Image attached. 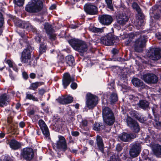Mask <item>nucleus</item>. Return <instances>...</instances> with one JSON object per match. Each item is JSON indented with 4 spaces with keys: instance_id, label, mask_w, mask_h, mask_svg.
<instances>
[{
    "instance_id": "61",
    "label": "nucleus",
    "mask_w": 161,
    "mask_h": 161,
    "mask_svg": "<svg viewBox=\"0 0 161 161\" xmlns=\"http://www.w3.org/2000/svg\"><path fill=\"white\" fill-rule=\"evenodd\" d=\"M56 6L55 4H53L51 5V6L50 7V9L51 10H53L54 9L56 8Z\"/></svg>"
},
{
    "instance_id": "30",
    "label": "nucleus",
    "mask_w": 161,
    "mask_h": 161,
    "mask_svg": "<svg viewBox=\"0 0 161 161\" xmlns=\"http://www.w3.org/2000/svg\"><path fill=\"white\" fill-rule=\"evenodd\" d=\"M103 28H97L95 27H91L89 28L90 31L96 33H101L103 32Z\"/></svg>"
},
{
    "instance_id": "25",
    "label": "nucleus",
    "mask_w": 161,
    "mask_h": 161,
    "mask_svg": "<svg viewBox=\"0 0 161 161\" xmlns=\"http://www.w3.org/2000/svg\"><path fill=\"white\" fill-rule=\"evenodd\" d=\"M32 49L31 46H28L26 49H24L22 53L21 56H31V52Z\"/></svg>"
},
{
    "instance_id": "4",
    "label": "nucleus",
    "mask_w": 161,
    "mask_h": 161,
    "mask_svg": "<svg viewBox=\"0 0 161 161\" xmlns=\"http://www.w3.org/2000/svg\"><path fill=\"white\" fill-rule=\"evenodd\" d=\"M103 117L104 122L109 125H112L115 120L114 114L112 110L108 107L103 109Z\"/></svg>"
},
{
    "instance_id": "26",
    "label": "nucleus",
    "mask_w": 161,
    "mask_h": 161,
    "mask_svg": "<svg viewBox=\"0 0 161 161\" xmlns=\"http://www.w3.org/2000/svg\"><path fill=\"white\" fill-rule=\"evenodd\" d=\"M132 82L133 85L137 87H144L143 83L139 79L134 78L132 80Z\"/></svg>"
},
{
    "instance_id": "56",
    "label": "nucleus",
    "mask_w": 161,
    "mask_h": 161,
    "mask_svg": "<svg viewBox=\"0 0 161 161\" xmlns=\"http://www.w3.org/2000/svg\"><path fill=\"white\" fill-rule=\"evenodd\" d=\"M35 39L36 42H40L41 41V37L40 36H37L35 38Z\"/></svg>"
},
{
    "instance_id": "32",
    "label": "nucleus",
    "mask_w": 161,
    "mask_h": 161,
    "mask_svg": "<svg viewBox=\"0 0 161 161\" xmlns=\"http://www.w3.org/2000/svg\"><path fill=\"white\" fill-rule=\"evenodd\" d=\"M26 96L25 98L27 99L30 100H32L34 101H38V99L37 97H36L34 96L32 94L29 93L28 92L26 93Z\"/></svg>"
},
{
    "instance_id": "20",
    "label": "nucleus",
    "mask_w": 161,
    "mask_h": 161,
    "mask_svg": "<svg viewBox=\"0 0 161 161\" xmlns=\"http://www.w3.org/2000/svg\"><path fill=\"white\" fill-rule=\"evenodd\" d=\"M10 147L14 150H17L20 148L21 144L16 140L13 139L9 142Z\"/></svg>"
},
{
    "instance_id": "29",
    "label": "nucleus",
    "mask_w": 161,
    "mask_h": 161,
    "mask_svg": "<svg viewBox=\"0 0 161 161\" xmlns=\"http://www.w3.org/2000/svg\"><path fill=\"white\" fill-rule=\"evenodd\" d=\"M109 100L111 103H114L118 100V97L116 93H113L111 94L109 97Z\"/></svg>"
},
{
    "instance_id": "34",
    "label": "nucleus",
    "mask_w": 161,
    "mask_h": 161,
    "mask_svg": "<svg viewBox=\"0 0 161 161\" xmlns=\"http://www.w3.org/2000/svg\"><path fill=\"white\" fill-rule=\"evenodd\" d=\"M45 29L47 34L52 31V26L48 23H46L44 25Z\"/></svg>"
},
{
    "instance_id": "52",
    "label": "nucleus",
    "mask_w": 161,
    "mask_h": 161,
    "mask_svg": "<svg viewBox=\"0 0 161 161\" xmlns=\"http://www.w3.org/2000/svg\"><path fill=\"white\" fill-rule=\"evenodd\" d=\"M122 147L121 146L120 144H118L116 146V149L119 152L122 150Z\"/></svg>"
},
{
    "instance_id": "40",
    "label": "nucleus",
    "mask_w": 161,
    "mask_h": 161,
    "mask_svg": "<svg viewBox=\"0 0 161 161\" xmlns=\"http://www.w3.org/2000/svg\"><path fill=\"white\" fill-rule=\"evenodd\" d=\"M47 34L49 36L50 39L52 41L56 39V35L52 31L49 32Z\"/></svg>"
},
{
    "instance_id": "28",
    "label": "nucleus",
    "mask_w": 161,
    "mask_h": 161,
    "mask_svg": "<svg viewBox=\"0 0 161 161\" xmlns=\"http://www.w3.org/2000/svg\"><path fill=\"white\" fill-rule=\"evenodd\" d=\"M43 84V82H36L31 84L29 89L33 90H35L37 88Z\"/></svg>"
},
{
    "instance_id": "47",
    "label": "nucleus",
    "mask_w": 161,
    "mask_h": 161,
    "mask_svg": "<svg viewBox=\"0 0 161 161\" xmlns=\"http://www.w3.org/2000/svg\"><path fill=\"white\" fill-rule=\"evenodd\" d=\"M3 18L2 14L0 12V28L3 25Z\"/></svg>"
},
{
    "instance_id": "57",
    "label": "nucleus",
    "mask_w": 161,
    "mask_h": 161,
    "mask_svg": "<svg viewBox=\"0 0 161 161\" xmlns=\"http://www.w3.org/2000/svg\"><path fill=\"white\" fill-rule=\"evenodd\" d=\"M19 126L21 128H23L25 126V123L23 122H21L19 123Z\"/></svg>"
},
{
    "instance_id": "23",
    "label": "nucleus",
    "mask_w": 161,
    "mask_h": 161,
    "mask_svg": "<svg viewBox=\"0 0 161 161\" xmlns=\"http://www.w3.org/2000/svg\"><path fill=\"white\" fill-rule=\"evenodd\" d=\"M9 99L6 94L2 95L0 97V106L3 107L8 103Z\"/></svg>"
},
{
    "instance_id": "21",
    "label": "nucleus",
    "mask_w": 161,
    "mask_h": 161,
    "mask_svg": "<svg viewBox=\"0 0 161 161\" xmlns=\"http://www.w3.org/2000/svg\"><path fill=\"white\" fill-rule=\"evenodd\" d=\"M97 144L100 151L103 152L104 148V145L103 139L101 137L97 135L96 137Z\"/></svg>"
},
{
    "instance_id": "54",
    "label": "nucleus",
    "mask_w": 161,
    "mask_h": 161,
    "mask_svg": "<svg viewBox=\"0 0 161 161\" xmlns=\"http://www.w3.org/2000/svg\"><path fill=\"white\" fill-rule=\"evenodd\" d=\"M7 63L8 64L9 66V67H13V63L12 61L9 60H8L7 61Z\"/></svg>"
},
{
    "instance_id": "15",
    "label": "nucleus",
    "mask_w": 161,
    "mask_h": 161,
    "mask_svg": "<svg viewBox=\"0 0 161 161\" xmlns=\"http://www.w3.org/2000/svg\"><path fill=\"white\" fill-rule=\"evenodd\" d=\"M100 22L103 25H108L110 24L113 21L112 17L108 15H103L99 17Z\"/></svg>"
},
{
    "instance_id": "31",
    "label": "nucleus",
    "mask_w": 161,
    "mask_h": 161,
    "mask_svg": "<svg viewBox=\"0 0 161 161\" xmlns=\"http://www.w3.org/2000/svg\"><path fill=\"white\" fill-rule=\"evenodd\" d=\"M31 59V56H21V62L22 63L27 64Z\"/></svg>"
},
{
    "instance_id": "45",
    "label": "nucleus",
    "mask_w": 161,
    "mask_h": 161,
    "mask_svg": "<svg viewBox=\"0 0 161 161\" xmlns=\"http://www.w3.org/2000/svg\"><path fill=\"white\" fill-rule=\"evenodd\" d=\"M93 129L96 130H98L100 129V125L99 123H95L94 125Z\"/></svg>"
},
{
    "instance_id": "5",
    "label": "nucleus",
    "mask_w": 161,
    "mask_h": 161,
    "mask_svg": "<svg viewBox=\"0 0 161 161\" xmlns=\"http://www.w3.org/2000/svg\"><path fill=\"white\" fill-rule=\"evenodd\" d=\"M119 41L118 37H114L112 34L108 33L107 35L102 37L101 38V42L107 46L113 45L115 42H118Z\"/></svg>"
},
{
    "instance_id": "9",
    "label": "nucleus",
    "mask_w": 161,
    "mask_h": 161,
    "mask_svg": "<svg viewBox=\"0 0 161 161\" xmlns=\"http://www.w3.org/2000/svg\"><path fill=\"white\" fill-rule=\"evenodd\" d=\"M141 78L148 83H155L158 80L157 76L153 74L147 73L141 76Z\"/></svg>"
},
{
    "instance_id": "13",
    "label": "nucleus",
    "mask_w": 161,
    "mask_h": 161,
    "mask_svg": "<svg viewBox=\"0 0 161 161\" xmlns=\"http://www.w3.org/2000/svg\"><path fill=\"white\" fill-rule=\"evenodd\" d=\"M136 135L135 134H128L125 132H123L118 136V140L125 142L130 141L132 139L135 138Z\"/></svg>"
},
{
    "instance_id": "22",
    "label": "nucleus",
    "mask_w": 161,
    "mask_h": 161,
    "mask_svg": "<svg viewBox=\"0 0 161 161\" xmlns=\"http://www.w3.org/2000/svg\"><path fill=\"white\" fill-rule=\"evenodd\" d=\"M137 105L144 110H148L149 108V103L145 100H141L137 103Z\"/></svg>"
},
{
    "instance_id": "8",
    "label": "nucleus",
    "mask_w": 161,
    "mask_h": 161,
    "mask_svg": "<svg viewBox=\"0 0 161 161\" xmlns=\"http://www.w3.org/2000/svg\"><path fill=\"white\" fill-rule=\"evenodd\" d=\"M126 122L127 125L133 132L138 133L139 131L140 128L137 123L130 117L129 116L127 117Z\"/></svg>"
},
{
    "instance_id": "41",
    "label": "nucleus",
    "mask_w": 161,
    "mask_h": 161,
    "mask_svg": "<svg viewBox=\"0 0 161 161\" xmlns=\"http://www.w3.org/2000/svg\"><path fill=\"white\" fill-rule=\"evenodd\" d=\"M110 161H120V159L118 156L113 155L110 157Z\"/></svg>"
},
{
    "instance_id": "37",
    "label": "nucleus",
    "mask_w": 161,
    "mask_h": 161,
    "mask_svg": "<svg viewBox=\"0 0 161 161\" xmlns=\"http://www.w3.org/2000/svg\"><path fill=\"white\" fill-rule=\"evenodd\" d=\"M57 101L59 103L64 104H65L64 97L62 96L61 97H59L57 99H56Z\"/></svg>"
},
{
    "instance_id": "10",
    "label": "nucleus",
    "mask_w": 161,
    "mask_h": 161,
    "mask_svg": "<svg viewBox=\"0 0 161 161\" xmlns=\"http://www.w3.org/2000/svg\"><path fill=\"white\" fill-rule=\"evenodd\" d=\"M147 55L152 60H157L161 58V53L159 49L153 48L147 53Z\"/></svg>"
},
{
    "instance_id": "51",
    "label": "nucleus",
    "mask_w": 161,
    "mask_h": 161,
    "mask_svg": "<svg viewBox=\"0 0 161 161\" xmlns=\"http://www.w3.org/2000/svg\"><path fill=\"white\" fill-rule=\"evenodd\" d=\"M71 134L74 136H77L79 135V132L78 131H72L71 132Z\"/></svg>"
},
{
    "instance_id": "59",
    "label": "nucleus",
    "mask_w": 161,
    "mask_h": 161,
    "mask_svg": "<svg viewBox=\"0 0 161 161\" xmlns=\"http://www.w3.org/2000/svg\"><path fill=\"white\" fill-rule=\"evenodd\" d=\"M45 92V90L43 89H41L39 90V93L41 95H43Z\"/></svg>"
},
{
    "instance_id": "62",
    "label": "nucleus",
    "mask_w": 161,
    "mask_h": 161,
    "mask_svg": "<svg viewBox=\"0 0 161 161\" xmlns=\"http://www.w3.org/2000/svg\"><path fill=\"white\" fill-rule=\"evenodd\" d=\"M21 106V105L19 103H17L16 106V108L17 109L19 108Z\"/></svg>"
},
{
    "instance_id": "36",
    "label": "nucleus",
    "mask_w": 161,
    "mask_h": 161,
    "mask_svg": "<svg viewBox=\"0 0 161 161\" xmlns=\"http://www.w3.org/2000/svg\"><path fill=\"white\" fill-rule=\"evenodd\" d=\"M25 0H14L15 4L19 6H21L23 5Z\"/></svg>"
},
{
    "instance_id": "24",
    "label": "nucleus",
    "mask_w": 161,
    "mask_h": 161,
    "mask_svg": "<svg viewBox=\"0 0 161 161\" xmlns=\"http://www.w3.org/2000/svg\"><path fill=\"white\" fill-rule=\"evenodd\" d=\"M153 150L156 155L159 156L161 155V146L159 145L156 144L153 146Z\"/></svg>"
},
{
    "instance_id": "11",
    "label": "nucleus",
    "mask_w": 161,
    "mask_h": 161,
    "mask_svg": "<svg viewBox=\"0 0 161 161\" xmlns=\"http://www.w3.org/2000/svg\"><path fill=\"white\" fill-rule=\"evenodd\" d=\"M141 150L140 144L136 143L132 144V147L130 150V154L131 157L134 158L137 156Z\"/></svg>"
},
{
    "instance_id": "2",
    "label": "nucleus",
    "mask_w": 161,
    "mask_h": 161,
    "mask_svg": "<svg viewBox=\"0 0 161 161\" xmlns=\"http://www.w3.org/2000/svg\"><path fill=\"white\" fill-rule=\"evenodd\" d=\"M69 43L75 50L80 52L84 53L87 50V46L86 43L77 39H72L69 41Z\"/></svg>"
},
{
    "instance_id": "63",
    "label": "nucleus",
    "mask_w": 161,
    "mask_h": 161,
    "mask_svg": "<svg viewBox=\"0 0 161 161\" xmlns=\"http://www.w3.org/2000/svg\"><path fill=\"white\" fill-rule=\"evenodd\" d=\"M138 120L141 123H143L144 121V120L143 119H142L141 117H140L139 119Z\"/></svg>"
},
{
    "instance_id": "3",
    "label": "nucleus",
    "mask_w": 161,
    "mask_h": 161,
    "mask_svg": "<svg viewBox=\"0 0 161 161\" xmlns=\"http://www.w3.org/2000/svg\"><path fill=\"white\" fill-rule=\"evenodd\" d=\"M133 37L136 39L134 44L135 50L138 52H141L143 48L145 47L146 42L144 36L137 33L133 35Z\"/></svg>"
},
{
    "instance_id": "7",
    "label": "nucleus",
    "mask_w": 161,
    "mask_h": 161,
    "mask_svg": "<svg viewBox=\"0 0 161 161\" xmlns=\"http://www.w3.org/2000/svg\"><path fill=\"white\" fill-rule=\"evenodd\" d=\"M86 105L89 109L94 108L97 104L98 97L96 96L91 93H88L86 95Z\"/></svg>"
},
{
    "instance_id": "39",
    "label": "nucleus",
    "mask_w": 161,
    "mask_h": 161,
    "mask_svg": "<svg viewBox=\"0 0 161 161\" xmlns=\"http://www.w3.org/2000/svg\"><path fill=\"white\" fill-rule=\"evenodd\" d=\"M107 5L108 7L111 10L113 9V7L112 3V0H105Z\"/></svg>"
},
{
    "instance_id": "17",
    "label": "nucleus",
    "mask_w": 161,
    "mask_h": 161,
    "mask_svg": "<svg viewBox=\"0 0 161 161\" xmlns=\"http://www.w3.org/2000/svg\"><path fill=\"white\" fill-rule=\"evenodd\" d=\"M38 124L44 135L48 137L49 135V130L44 121L42 119L39 120Z\"/></svg>"
},
{
    "instance_id": "49",
    "label": "nucleus",
    "mask_w": 161,
    "mask_h": 161,
    "mask_svg": "<svg viewBox=\"0 0 161 161\" xmlns=\"http://www.w3.org/2000/svg\"><path fill=\"white\" fill-rule=\"evenodd\" d=\"M77 86V84L75 83H72L70 85L71 87L73 89H75Z\"/></svg>"
},
{
    "instance_id": "46",
    "label": "nucleus",
    "mask_w": 161,
    "mask_h": 161,
    "mask_svg": "<svg viewBox=\"0 0 161 161\" xmlns=\"http://www.w3.org/2000/svg\"><path fill=\"white\" fill-rule=\"evenodd\" d=\"M28 65H30L31 66H34L36 64V63L35 62V61L32 59V58L30 61H29V62L27 64Z\"/></svg>"
},
{
    "instance_id": "27",
    "label": "nucleus",
    "mask_w": 161,
    "mask_h": 161,
    "mask_svg": "<svg viewBox=\"0 0 161 161\" xmlns=\"http://www.w3.org/2000/svg\"><path fill=\"white\" fill-rule=\"evenodd\" d=\"M66 62L69 66H72L74 64L75 60L73 56L69 55L66 57Z\"/></svg>"
},
{
    "instance_id": "35",
    "label": "nucleus",
    "mask_w": 161,
    "mask_h": 161,
    "mask_svg": "<svg viewBox=\"0 0 161 161\" xmlns=\"http://www.w3.org/2000/svg\"><path fill=\"white\" fill-rule=\"evenodd\" d=\"M87 121L86 120H83L82 121L80 124V126L81 128L84 130H88V128L87 127Z\"/></svg>"
},
{
    "instance_id": "44",
    "label": "nucleus",
    "mask_w": 161,
    "mask_h": 161,
    "mask_svg": "<svg viewBox=\"0 0 161 161\" xmlns=\"http://www.w3.org/2000/svg\"><path fill=\"white\" fill-rule=\"evenodd\" d=\"M46 49V47L45 46L43 45H41L40 47V54H41L45 52Z\"/></svg>"
},
{
    "instance_id": "53",
    "label": "nucleus",
    "mask_w": 161,
    "mask_h": 161,
    "mask_svg": "<svg viewBox=\"0 0 161 161\" xmlns=\"http://www.w3.org/2000/svg\"><path fill=\"white\" fill-rule=\"evenodd\" d=\"M9 76L11 80H15V76L13 75L12 72H10L9 74Z\"/></svg>"
},
{
    "instance_id": "38",
    "label": "nucleus",
    "mask_w": 161,
    "mask_h": 161,
    "mask_svg": "<svg viewBox=\"0 0 161 161\" xmlns=\"http://www.w3.org/2000/svg\"><path fill=\"white\" fill-rule=\"evenodd\" d=\"M65 104L71 103L73 101V98L72 97L68 96L67 97H64Z\"/></svg>"
},
{
    "instance_id": "60",
    "label": "nucleus",
    "mask_w": 161,
    "mask_h": 161,
    "mask_svg": "<svg viewBox=\"0 0 161 161\" xmlns=\"http://www.w3.org/2000/svg\"><path fill=\"white\" fill-rule=\"evenodd\" d=\"M138 24L141 26L142 25H143V21L142 20H139L138 21Z\"/></svg>"
},
{
    "instance_id": "14",
    "label": "nucleus",
    "mask_w": 161,
    "mask_h": 161,
    "mask_svg": "<svg viewBox=\"0 0 161 161\" xmlns=\"http://www.w3.org/2000/svg\"><path fill=\"white\" fill-rule=\"evenodd\" d=\"M58 139L56 143L57 147L64 151H66L68 148L66 139L62 136H58Z\"/></svg>"
},
{
    "instance_id": "58",
    "label": "nucleus",
    "mask_w": 161,
    "mask_h": 161,
    "mask_svg": "<svg viewBox=\"0 0 161 161\" xmlns=\"http://www.w3.org/2000/svg\"><path fill=\"white\" fill-rule=\"evenodd\" d=\"M112 52L113 54H117L118 53V50L115 49H114L112 50Z\"/></svg>"
},
{
    "instance_id": "42",
    "label": "nucleus",
    "mask_w": 161,
    "mask_h": 161,
    "mask_svg": "<svg viewBox=\"0 0 161 161\" xmlns=\"http://www.w3.org/2000/svg\"><path fill=\"white\" fill-rule=\"evenodd\" d=\"M129 98L131 101L132 102H135L137 101L138 100V98L137 97H135L133 95L129 96Z\"/></svg>"
},
{
    "instance_id": "48",
    "label": "nucleus",
    "mask_w": 161,
    "mask_h": 161,
    "mask_svg": "<svg viewBox=\"0 0 161 161\" xmlns=\"http://www.w3.org/2000/svg\"><path fill=\"white\" fill-rule=\"evenodd\" d=\"M152 110L153 113H156L158 112V109L157 105H154L152 108Z\"/></svg>"
},
{
    "instance_id": "6",
    "label": "nucleus",
    "mask_w": 161,
    "mask_h": 161,
    "mask_svg": "<svg viewBox=\"0 0 161 161\" xmlns=\"http://www.w3.org/2000/svg\"><path fill=\"white\" fill-rule=\"evenodd\" d=\"M20 156L27 161H30L34 157L33 150L30 147L25 148L21 150Z\"/></svg>"
},
{
    "instance_id": "18",
    "label": "nucleus",
    "mask_w": 161,
    "mask_h": 161,
    "mask_svg": "<svg viewBox=\"0 0 161 161\" xmlns=\"http://www.w3.org/2000/svg\"><path fill=\"white\" fill-rule=\"evenodd\" d=\"M128 20V17L125 13H120L117 16V22L120 25L125 24Z\"/></svg>"
},
{
    "instance_id": "55",
    "label": "nucleus",
    "mask_w": 161,
    "mask_h": 161,
    "mask_svg": "<svg viewBox=\"0 0 161 161\" xmlns=\"http://www.w3.org/2000/svg\"><path fill=\"white\" fill-rule=\"evenodd\" d=\"M30 77L31 79H34L36 77V74L33 73H31L30 75Z\"/></svg>"
},
{
    "instance_id": "64",
    "label": "nucleus",
    "mask_w": 161,
    "mask_h": 161,
    "mask_svg": "<svg viewBox=\"0 0 161 161\" xmlns=\"http://www.w3.org/2000/svg\"><path fill=\"white\" fill-rule=\"evenodd\" d=\"M146 161H155L149 158H147L146 159Z\"/></svg>"
},
{
    "instance_id": "19",
    "label": "nucleus",
    "mask_w": 161,
    "mask_h": 161,
    "mask_svg": "<svg viewBox=\"0 0 161 161\" xmlns=\"http://www.w3.org/2000/svg\"><path fill=\"white\" fill-rule=\"evenodd\" d=\"M21 28H25L29 30H31L33 32L36 31V29L33 27L28 22H22L19 25Z\"/></svg>"
},
{
    "instance_id": "33",
    "label": "nucleus",
    "mask_w": 161,
    "mask_h": 161,
    "mask_svg": "<svg viewBox=\"0 0 161 161\" xmlns=\"http://www.w3.org/2000/svg\"><path fill=\"white\" fill-rule=\"evenodd\" d=\"M132 7L134 9H135L136 10L138 14L141 15L142 14L141 10L136 3L135 2L133 3L132 5Z\"/></svg>"
},
{
    "instance_id": "1",
    "label": "nucleus",
    "mask_w": 161,
    "mask_h": 161,
    "mask_svg": "<svg viewBox=\"0 0 161 161\" xmlns=\"http://www.w3.org/2000/svg\"><path fill=\"white\" fill-rule=\"evenodd\" d=\"M43 3L41 0H31L25 7V10L30 13H37L43 8Z\"/></svg>"
},
{
    "instance_id": "43",
    "label": "nucleus",
    "mask_w": 161,
    "mask_h": 161,
    "mask_svg": "<svg viewBox=\"0 0 161 161\" xmlns=\"http://www.w3.org/2000/svg\"><path fill=\"white\" fill-rule=\"evenodd\" d=\"M2 158L3 161H13L9 156L7 155L2 156Z\"/></svg>"
},
{
    "instance_id": "16",
    "label": "nucleus",
    "mask_w": 161,
    "mask_h": 161,
    "mask_svg": "<svg viewBox=\"0 0 161 161\" xmlns=\"http://www.w3.org/2000/svg\"><path fill=\"white\" fill-rule=\"evenodd\" d=\"M74 80V78L71 77L69 73H64L62 79V83L64 88H66L71 82Z\"/></svg>"
},
{
    "instance_id": "50",
    "label": "nucleus",
    "mask_w": 161,
    "mask_h": 161,
    "mask_svg": "<svg viewBox=\"0 0 161 161\" xmlns=\"http://www.w3.org/2000/svg\"><path fill=\"white\" fill-rule=\"evenodd\" d=\"M22 75L23 78L25 80H27L28 78V75L26 72H23L22 73Z\"/></svg>"
},
{
    "instance_id": "12",
    "label": "nucleus",
    "mask_w": 161,
    "mask_h": 161,
    "mask_svg": "<svg viewBox=\"0 0 161 161\" xmlns=\"http://www.w3.org/2000/svg\"><path fill=\"white\" fill-rule=\"evenodd\" d=\"M97 7L91 3H88L84 6V9L85 11L90 15H95L97 13Z\"/></svg>"
}]
</instances>
